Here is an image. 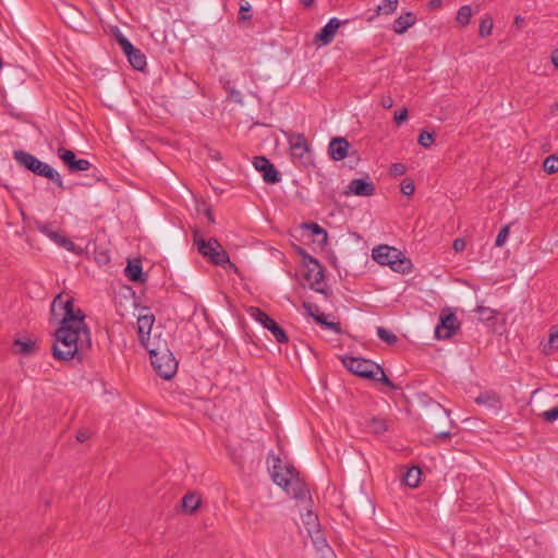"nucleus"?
<instances>
[{"label": "nucleus", "instance_id": "33", "mask_svg": "<svg viewBox=\"0 0 558 558\" xmlns=\"http://www.w3.org/2000/svg\"><path fill=\"white\" fill-rule=\"evenodd\" d=\"M308 260H310V264H312L314 266L313 268H310V272H314V275H313L314 284L318 286L324 279V274H323L322 267L316 258L308 256Z\"/></svg>", "mask_w": 558, "mask_h": 558}, {"label": "nucleus", "instance_id": "7", "mask_svg": "<svg viewBox=\"0 0 558 558\" xmlns=\"http://www.w3.org/2000/svg\"><path fill=\"white\" fill-rule=\"evenodd\" d=\"M248 313L253 319L271 332L278 343L289 342L287 332L267 313L254 306L248 310Z\"/></svg>", "mask_w": 558, "mask_h": 558}, {"label": "nucleus", "instance_id": "19", "mask_svg": "<svg viewBox=\"0 0 558 558\" xmlns=\"http://www.w3.org/2000/svg\"><path fill=\"white\" fill-rule=\"evenodd\" d=\"M37 229L40 233L45 234L46 236H48L51 241H53L54 243H57L58 245L71 251L72 247L74 246V243L65 238V236H62L59 232L57 231H53L50 229L49 226L47 225H44V223H39L37 226Z\"/></svg>", "mask_w": 558, "mask_h": 558}, {"label": "nucleus", "instance_id": "18", "mask_svg": "<svg viewBox=\"0 0 558 558\" xmlns=\"http://www.w3.org/2000/svg\"><path fill=\"white\" fill-rule=\"evenodd\" d=\"M350 144L344 137H335L328 146V154L335 161L343 160L348 156Z\"/></svg>", "mask_w": 558, "mask_h": 558}, {"label": "nucleus", "instance_id": "34", "mask_svg": "<svg viewBox=\"0 0 558 558\" xmlns=\"http://www.w3.org/2000/svg\"><path fill=\"white\" fill-rule=\"evenodd\" d=\"M472 16V10L470 5H462L457 13V22L463 26L470 23Z\"/></svg>", "mask_w": 558, "mask_h": 558}, {"label": "nucleus", "instance_id": "49", "mask_svg": "<svg viewBox=\"0 0 558 558\" xmlns=\"http://www.w3.org/2000/svg\"><path fill=\"white\" fill-rule=\"evenodd\" d=\"M380 105L385 109H390L393 106V99L390 96H384L380 100Z\"/></svg>", "mask_w": 558, "mask_h": 558}, {"label": "nucleus", "instance_id": "48", "mask_svg": "<svg viewBox=\"0 0 558 558\" xmlns=\"http://www.w3.org/2000/svg\"><path fill=\"white\" fill-rule=\"evenodd\" d=\"M89 437H90V434L86 429L80 430L76 434V439L80 442H85L87 439H89Z\"/></svg>", "mask_w": 558, "mask_h": 558}, {"label": "nucleus", "instance_id": "3", "mask_svg": "<svg viewBox=\"0 0 558 558\" xmlns=\"http://www.w3.org/2000/svg\"><path fill=\"white\" fill-rule=\"evenodd\" d=\"M373 259L383 266H389L391 270L405 275L413 269L410 258L398 248L389 245H379L373 250Z\"/></svg>", "mask_w": 558, "mask_h": 558}, {"label": "nucleus", "instance_id": "21", "mask_svg": "<svg viewBox=\"0 0 558 558\" xmlns=\"http://www.w3.org/2000/svg\"><path fill=\"white\" fill-rule=\"evenodd\" d=\"M500 402V397L493 390L484 391L475 398V403L478 405H485L490 409L499 408Z\"/></svg>", "mask_w": 558, "mask_h": 558}, {"label": "nucleus", "instance_id": "52", "mask_svg": "<svg viewBox=\"0 0 558 558\" xmlns=\"http://www.w3.org/2000/svg\"><path fill=\"white\" fill-rule=\"evenodd\" d=\"M550 61L553 65L558 69V49H555L550 54Z\"/></svg>", "mask_w": 558, "mask_h": 558}, {"label": "nucleus", "instance_id": "45", "mask_svg": "<svg viewBox=\"0 0 558 558\" xmlns=\"http://www.w3.org/2000/svg\"><path fill=\"white\" fill-rule=\"evenodd\" d=\"M542 417H543L546 422H554V421L558 420V407H554V408H551L550 410L545 411V412L542 414Z\"/></svg>", "mask_w": 558, "mask_h": 558}, {"label": "nucleus", "instance_id": "4", "mask_svg": "<svg viewBox=\"0 0 558 558\" xmlns=\"http://www.w3.org/2000/svg\"><path fill=\"white\" fill-rule=\"evenodd\" d=\"M13 158L20 166L24 167L34 174L49 179L58 187L64 189L63 180L60 173L48 163L39 160L34 155L24 150H14Z\"/></svg>", "mask_w": 558, "mask_h": 558}, {"label": "nucleus", "instance_id": "46", "mask_svg": "<svg viewBox=\"0 0 558 558\" xmlns=\"http://www.w3.org/2000/svg\"><path fill=\"white\" fill-rule=\"evenodd\" d=\"M408 119V109L407 108H403L397 112H395V117H393V120L400 124L404 121H407Z\"/></svg>", "mask_w": 558, "mask_h": 558}, {"label": "nucleus", "instance_id": "25", "mask_svg": "<svg viewBox=\"0 0 558 558\" xmlns=\"http://www.w3.org/2000/svg\"><path fill=\"white\" fill-rule=\"evenodd\" d=\"M201 505V497L195 493H189L182 498V507L184 511L193 513Z\"/></svg>", "mask_w": 558, "mask_h": 558}, {"label": "nucleus", "instance_id": "28", "mask_svg": "<svg viewBox=\"0 0 558 558\" xmlns=\"http://www.w3.org/2000/svg\"><path fill=\"white\" fill-rule=\"evenodd\" d=\"M369 432L376 435L384 434L388 429L386 420L381 417H373L367 423Z\"/></svg>", "mask_w": 558, "mask_h": 558}, {"label": "nucleus", "instance_id": "1", "mask_svg": "<svg viewBox=\"0 0 558 558\" xmlns=\"http://www.w3.org/2000/svg\"><path fill=\"white\" fill-rule=\"evenodd\" d=\"M51 312L54 316L62 315L60 327L54 333L53 357L58 361L76 360L81 363L92 347V337L85 323V314L81 308H74L72 298L64 300L62 294H58L53 299Z\"/></svg>", "mask_w": 558, "mask_h": 558}, {"label": "nucleus", "instance_id": "47", "mask_svg": "<svg viewBox=\"0 0 558 558\" xmlns=\"http://www.w3.org/2000/svg\"><path fill=\"white\" fill-rule=\"evenodd\" d=\"M452 248L456 252H462L465 248V241L461 238H458L452 243Z\"/></svg>", "mask_w": 558, "mask_h": 558}, {"label": "nucleus", "instance_id": "24", "mask_svg": "<svg viewBox=\"0 0 558 558\" xmlns=\"http://www.w3.org/2000/svg\"><path fill=\"white\" fill-rule=\"evenodd\" d=\"M399 4V0H385L383 3L377 5L375 10V14L368 17V22H372L375 17L379 16L380 14H391L393 13Z\"/></svg>", "mask_w": 558, "mask_h": 558}, {"label": "nucleus", "instance_id": "55", "mask_svg": "<svg viewBox=\"0 0 558 558\" xmlns=\"http://www.w3.org/2000/svg\"><path fill=\"white\" fill-rule=\"evenodd\" d=\"M451 436L450 432H441L436 435L437 438L447 439Z\"/></svg>", "mask_w": 558, "mask_h": 558}, {"label": "nucleus", "instance_id": "17", "mask_svg": "<svg viewBox=\"0 0 558 558\" xmlns=\"http://www.w3.org/2000/svg\"><path fill=\"white\" fill-rule=\"evenodd\" d=\"M303 307L306 311V313L313 317V319L325 329L331 330L336 335L342 333V328L340 323L338 322H328L326 316L324 314H313V310H316L318 312V306L313 303H303Z\"/></svg>", "mask_w": 558, "mask_h": 558}, {"label": "nucleus", "instance_id": "41", "mask_svg": "<svg viewBox=\"0 0 558 558\" xmlns=\"http://www.w3.org/2000/svg\"><path fill=\"white\" fill-rule=\"evenodd\" d=\"M303 521L307 529L311 527L312 530H315L319 527L317 515L312 511H307Z\"/></svg>", "mask_w": 558, "mask_h": 558}, {"label": "nucleus", "instance_id": "12", "mask_svg": "<svg viewBox=\"0 0 558 558\" xmlns=\"http://www.w3.org/2000/svg\"><path fill=\"white\" fill-rule=\"evenodd\" d=\"M459 327L460 323L453 313L440 314L439 324L435 327V337L437 339H449Z\"/></svg>", "mask_w": 558, "mask_h": 558}, {"label": "nucleus", "instance_id": "2", "mask_svg": "<svg viewBox=\"0 0 558 558\" xmlns=\"http://www.w3.org/2000/svg\"><path fill=\"white\" fill-rule=\"evenodd\" d=\"M271 478L275 484L284 489V492L294 499L307 501L311 500L310 490L305 482L300 478L299 472L293 465H282L279 457L271 454Z\"/></svg>", "mask_w": 558, "mask_h": 558}, {"label": "nucleus", "instance_id": "39", "mask_svg": "<svg viewBox=\"0 0 558 558\" xmlns=\"http://www.w3.org/2000/svg\"><path fill=\"white\" fill-rule=\"evenodd\" d=\"M509 232H510V227L509 226H505L502 227L498 234H497V238H496V241H495V245L497 247H501L505 245L508 236H509Z\"/></svg>", "mask_w": 558, "mask_h": 558}, {"label": "nucleus", "instance_id": "59", "mask_svg": "<svg viewBox=\"0 0 558 558\" xmlns=\"http://www.w3.org/2000/svg\"><path fill=\"white\" fill-rule=\"evenodd\" d=\"M313 314H320L319 311L316 312V310H313Z\"/></svg>", "mask_w": 558, "mask_h": 558}, {"label": "nucleus", "instance_id": "36", "mask_svg": "<svg viewBox=\"0 0 558 558\" xmlns=\"http://www.w3.org/2000/svg\"><path fill=\"white\" fill-rule=\"evenodd\" d=\"M372 380L380 381L392 389L397 388L396 385L386 376L380 365H377V369H375L374 377H372Z\"/></svg>", "mask_w": 558, "mask_h": 558}, {"label": "nucleus", "instance_id": "9", "mask_svg": "<svg viewBox=\"0 0 558 558\" xmlns=\"http://www.w3.org/2000/svg\"><path fill=\"white\" fill-rule=\"evenodd\" d=\"M287 140L293 160H298L304 165L310 161V145L304 134L290 133Z\"/></svg>", "mask_w": 558, "mask_h": 558}, {"label": "nucleus", "instance_id": "58", "mask_svg": "<svg viewBox=\"0 0 558 558\" xmlns=\"http://www.w3.org/2000/svg\"><path fill=\"white\" fill-rule=\"evenodd\" d=\"M315 290H316L317 292H324V290H323V289H320V288H318V287H316V288H315Z\"/></svg>", "mask_w": 558, "mask_h": 558}, {"label": "nucleus", "instance_id": "26", "mask_svg": "<svg viewBox=\"0 0 558 558\" xmlns=\"http://www.w3.org/2000/svg\"><path fill=\"white\" fill-rule=\"evenodd\" d=\"M421 469L417 466L410 468L404 474V483L407 486L411 488H415L418 486L421 482Z\"/></svg>", "mask_w": 558, "mask_h": 558}, {"label": "nucleus", "instance_id": "44", "mask_svg": "<svg viewBox=\"0 0 558 558\" xmlns=\"http://www.w3.org/2000/svg\"><path fill=\"white\" fill-rule=\"evenodd\" d=\"M95 259L99 265H106L110 262V255L106 250H101L96 252Z\"/></svg>", "mask_w": 558, "mask_h": 558}, {"label": "nucleus", "instance_id": "8", "mask_svg": "<svg viewBox=\"0 0 558 558\" xmlns=\"http://www.w3.org/2000/svg\"><path fill=\"white\" fill-rule=\"evenodd\" d=\"M341 362L350 373L366 379H372V377H374V372L377 369L378 365L367 359L348 355L342 356Z\"/></svg>", "mask_w": 558, "mask_h": 558}, {"label": "nucleus", "instance_id": "11", "mask_svg": "<svg viewBox=\"0 0 558 558\" xmlns=\"http://www.w3.org/2000/svg\"><path fill=\"white\" fill-rule=\"evenodd\" d=\"M145 314L137 317V333L141 344L146 349L155 344L150 338V331L155 323V316L145 308Z\"/></svg>", "mask_w": 558, "mask_h": 558}, {"label": "nucleus", "instance_id": "16", "mask_svg": "<svg viewBox=\"0 0 558 558\" xmlns=\"http://www.w3.org/2000/svg\"><path fill=\"white\" fill-rule=\"evenodd\" d=\"M375 193V185L368 179H353L347 186L345 195L372 196Z\"/></svg>", "mask_w": 558, "mask_h": 558}, {"label": "nucleus", "instance_id": "40", "mask_svg": "<svg viewBox=\"0 0 558 558\" xmlns=\"http://www.w3.org/2000/svg\"><path fill=\"white\" fill-rule=\"evenodd\" d=\"M252 7L248 2H244L241 4L239 10V21H248L252 19L251 14Z\"/></svg>", "mask_w": 558, "mask_h": 558}, {"label": "nucleus", "instance_id": "57", "mask_svg": "<svg viewBox=\"0 0 558 558\" xmlns=\"http://www.w3.org/2000/svg\"><path fill=\"white\" fill-rule=\"evenodd\" d=\"M206 215H207V217H208V220H209L210 222H214V217H213V214H211V211H210L209 209L206 211Z\"/></svg>", "mask_w": 558, "mask_h": 558}, {"label": "nucleus", "instance_id": "38", "mask_svg": "<svg viewBox=\"0 0 558 558\" xmlns=\"http://www.w3.org/2000/svg\"><path fill=\"white\" fill-rule=\"evenodd\" d=\"M417 142L424 148H429L435 142V135L424 130L420 133Z\"/></svg>", "mask_w": 558, "mask_h": 558}, {"label": "nucleus", "instance_id": "54", "mask_svg": "<svg viewBox=\"0 0 558 558\" xmlns=\"http://www.w3.org/2000/svg\"><path fill=\"white\" fill-rule=\"evenodd\" d=\"M523 23H524V19H523L521 15H517V16L514 17L513 24H514L518 28H522V27H523Z\"/></svg>", "mask_w": 558, "mask_h": 558}, {"label": "nucleus", "instance_id": "56", "mask_svg": "<svg viewBox=\"0 0 558 558\" xmlns=\"http://www.w3.org/2000/svg\"><path fill=\"white\" fill-rule=\"evenodd\" d=\"M300 2L305 7V8H311L315 0H300Z\"/></svg>", "mask_w": 558, "mask_h": 558}, {"label": "nucleus", "instance_id": "50", "mask_svg": "<svg viewBox=\"0 0 558 558\" xmlns=\"http://www.w3.org/2000/svg\"><path fill=\"white\" fill-rule=\"evenodd\" d=\"M229 96H230V98H232L236 102H241L242 101V94L239 90L234 89V88L230 89Z\"/></svg>", "mask_w": 558, "mask_h": 558}, {"label": "nucleus", "instance_id": "35", "mask_svg": "<svg viewBox=\"0 0 558 558\" xmlns=\"http://www.w3.org/2000/svg\"><path fill=\"white\" fill-rule=\"evenodd\" d=\"M543 169L548 174L556 173L558 171V157L555 155L548 156L543 162Z\"/></svg>", "mask_w": 558, "mask_h": 558}, {"label": "nucleus", "instance_id": "23", "mask_svg": "<svg viewBox=\"0 0 558 558\" xmlns=\"http://www.w3.org/2000/svg\"><path fill=\"white\" fill-rule=\"evenodd\" d=\"M125 276L132 282H143L145 280L140 260L130 262L125 267Z\"/></svg>", "mask_w": 558, "mask_h": 558}, {"label": "nucleus", "instance_id": "22", "mask_svg": "<svg viewBox=\"0 0 558 558\" xmlns=\"http://www.w3.org/2000/svg\"><path fill=\"white\" fill-rule=\"evenodd\" d=\"M307 531L312 538L314 547L316 548L317 555L323 551H326V549H331V547L328 545L326 537L323 535L319 527L315 529V530H312L311 527H308Z\"/></svg>", "mask_w": 558, "mask_h": 558}, {"label": "nucleus", "instance_id": "13", "mask_svg": "<svg viewBox=\"0 0 558 558\" xmlns=\"http://www.w3.org/2000/svg\"><path fill=\"white\" fill-rule=\"evenodd\" d=\"M57 154L70 172L87 171L92 168L87 159H77L75 153L70 149L59 148Z\"/></svg>", "mask_w": 558, "mask_h": 558}, {"label": "nucleus", "instance_id": "10", "mask_svg": "<svg viewBox=\"0 0 558 558\" xmlns=\"http://www.w3.org/2000/svg\"><path fill=\"white\" fill-rule=\"evenodd\" d=\"M117 41L126 56L132 68L138 71L144 70L146 66L145 54L140 49L135 48L122 34L117 35Z\"/></svg>", "mask_w": 558, "mask_h": 558}, {"label": "nucleus", "instance_id": "51", "mask_svg": "<svg viewBox=\"0 0 558 558\" xmlns=\"http://www.w3.org/2000/svg\"><path fill=\"white\" fill-rule=\"evenodd\" d=\"M318 558H337L335 551L331 549H326V551H323L318 554Z\"/></svg>", "mask_w": 558, "mask_h": 558}, {"label": "nucleus", "instance_id": "31", "mask_svg": "<svg viewBox=\"0 0 558 558\" xmlns=\"http://www.w3.org/2000/svg\"><path fill=\"white\" fill-rule=\"evenodd\" d=\"M493 19L490 15H485L480 23L478 34L481 37H488L493 32Z\"/></svg>", "mask_w": 558, "mask_h": 558}, {"label": "nucleus", "instance_id": "14", "mask_svg": "<svg viewBox=\"0 0 558 558\" xmlns=\"http://www.w3.org/2000/svg\"><path fill=\"white\" fill-rule=\"evenodd\" d=\"M253 165L257 171L263 173V179L266 183L276 184L280 181L279 171L265 156L254 157Z\"/></svg>", "mask_w": 558, "mask_h": 558}, {"label": "nucleus", "instance_id": "37", "mask_svg": "<svg viewBox=\"0 0 558 558\" xmlns=\"http://www.w3.org/2000/svg\"><path fill=\"white\" fill-rule=\"evenodd\" d=\"M556 350H558V330L549 335L547 344L543 348V352L545 354H550Z\"/></svg>", "mask_w": 558, "mask_h": 558}, {"label": "nucleus", "instance_id": "32", "mask_svg": "<svg viewBox=\"0 0 558 558\" xmlns=\"http://www.w3.org/2000/svg\"><path fill=\"white\" fill-rule=\"evenodd\" d=\"M376 332L378 338L388 344H395L398 341L397 336L385 327H377Z\"/></svg>", "mask_w": 558, "mask_h": 558}, {"label": "nucleus", "instance_id": "20", "mask_svg": "<svg viewBox=\"0 0 558 558\" xmlns=\"http://www.w3.org/2000/svg\"><path fill=\"white\" fill-rule=\"evenodd\" d=\"M416 22L414 13L407 12L395 20L392 29L396 34H404Z\"/></svg>", "mask_w": 558, "mask_h": 558}, {"label": "nucleus", "instance_id": "5", "mask_svg": "<svg viewBox=\"0 0 558 558\" xmlns=\"http://www.w3.org/2000/svg\"><path fill=\"white\" fill-rule=\"evenodd\" d=\"M193 241L197 247L198 253L206 257L211 264L216 266L229 265L234 268L235 265L230 262L229 255L221 246L216 238L205 240L199 230H194Z\"/></svg>", "mask_w": 558, "mask_h": 558}, {"label": "nucleus", "instance_id": "29", "mask_svg": "<svg viewBox=\"0 0 558 558\" xmlns=\"http://www.w3.org/2000/svg\"><path fill=\"white\" fill-rule=\"evenodd\" d=\"M303 227L306 230H310L311 234L313 236H316V238L320 236L322 239L318 240L319 242H322V243L327 242V238H328L327 231L325 229H323L319 225H317L315 222H306V223H304Z\"/></svg>", "mask_w": 558, "mask_h": 558}, {"label": "nucleus", "instance_id": "53", "mask_svg": "<svg viewBox=\"0 0 558 558\" xmlns=\"http://www.w3.org/2000/svg\"><path fill=\"white\" fill-rule=\"evenodd\" d=\"M442 4V1L441 0H430L428 2V9L430 10H435V9H438L440 8Z\"/></svg>", "mask_w": 558, "mask_h": 558}, {"label": "nucleus", "instance_id": "6", "mask_svg": "<svg viewBox=\"0 0 558 558\" xmlns=\"http://www.w3.org/2000/svg\"><path fill=\"white\" fill-rule=\"evenodd\" d=\"M149 353L150 362L156 373L163 379H171L178 369V362L168 350L167 343H155L146 348Z\"/></svg>", "mask_w": 558, "mask_h": 558}, {"label": "nucleus", "instance_id": "27", "mask_svg": "<svg viewBox=\"0 0 558 558\" xmlns=\"http://www.w3.org/2000/svg\"><path fill=\"white\" fill-rule=\"evenodd\" d=\"M14 347L16 348V351L24 355L33 354L36 351V342L32 339L26 340H15Z\"/></svg>", "mask_w": 558, "mask_h": 558}, {"label": "nucleus", "instance_id": "15", "mask_svg": "<svg viewBox=\"0 0 558 558\" xmlns=\"http://www.w3.org/2000/svg\"><path fill=\"white\" fill-rule=\"evenodd\" d=\"M345 22L347 21L342 22L337 17H331L328 23L315 35L314 43L318 46L329 45L333 40L339 27L342 25V23Z\"/></svg>", "mask_w": 558, "mask_h": 558}, {"label": "nucleus", "instance_id": "42", "mask_svg": "<svg viewBox=\"0 0 558 558\" xmlns=\"http://www.w3.org/2000/svg\"><path fill=\"white\" fill-rule=\"evenodd\" d=\"M414 191L415 186L413 181L410 179H404L401 183V193L405 196H411L413 195Z\"/></svg>", "mask_w": 558, "mask_h": 558}, {"label": "nucleus", "instance_id": "30", "mask_svg": "<svg viewBox=\"0 0 558 558\" xmlns=\"http://www.w3.org/2000/svg\"><path fill=\"white\" fill-rule=\"evenodd\" d=\"M475 312L481 322L488 323L494 322L496 319V312L489 307L480 305L475 308Z\"/></svg>", "mask_w": 558, "mask_h": 558}, {"label": "nucleus", "instance_id": "43", "mask_svg": "<svg viewBox=\"0 0 558 558\" xmlns=\"http://www.w3.org/2000/svg\"><path fill=\"white\" fill-rule=\"evenodd\" d=\"M405 171H407V167L400 162L392 163L390 167V173L393 177L403 175L405 173Z\"/></svg>", "mask_w": 558, "mask_h": 558}]
</instances>
